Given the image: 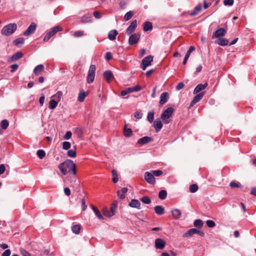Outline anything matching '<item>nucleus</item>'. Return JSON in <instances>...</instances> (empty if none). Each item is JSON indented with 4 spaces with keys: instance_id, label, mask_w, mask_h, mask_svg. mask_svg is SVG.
Instances as JSON below:
<instances>
[{
    "instance_id": "31",
    "label": "nucleus",
    "mask_w": 256,
    "mask_h": 256,
    "mask_svg": "<svg viewBox=\"0 0 256 256\" xmlns=\"http://www.w3.org/2000/svg\"><path fill=\"white\" fill-rule=\"evenodd\" d=\"M92 209L94 212L96 216L100 219V220H104V217L101 214L100 210L94 206H92Z\"/></svg>"
},
{
    "instance_id": "55",
    "label": "nucleus",
    "mask_w": 256,
    "mask_h": 256,
    "mask_svg": "<svg viewBox=\"0 0 256 256\" xmlns=\"http://www.w3.org/2000/svg\"><path fill=\"white\" fill-rule=\"evenodd\" d=\"M234 2V0H224V6H232Z\"/></svg>"
},
{
    "instance_id": "12",
    "label": "nucleus",
    "mask_w": 256,
    "mask_h": 256,
    "mask_svg": "<svg viewBox=\"0 0 256 256\" xmlns=\"http://www.w3.org/2000/svg\"><path fill=\"white\" fill-rule=\"evenodd\" d=\"M204 94V92H201L195 96L190 103V107H192L194 104L198 102L203 98Z\"/></svg>"
},
{
    "instance_id": "46",
    "label": "nucleus",
    "mask_w": 256,
    "mask_h": 256,
    "mask_svg": "<svg viewBox=\"0 0 256 256\" xmlns=\"http://www.w3.org/2000/svg\"><path fill=\"white\" fill-rule=\"evenodd\" d=\"M103 214L104 216L107 217H110L114 216L113 213H111L110 211L109 210L108 208H104L103 210Z\"/></svg>"
},
{
    "instance_id": "25",
    "label": "nucleus",
    "mask_w": 256,
    "mask_h": 256,
    "mask_svg": "<svg viewBox=\"0 0 256 256\" xmlns=\"http://www.w3.org/2000/svg\"><path fill=\"white\" fill-rule=\"evenodd\" d=\"M44 70V66L40 64L37 66L34 70V73L35 75H38Z\"/></svg>"
},
{
    "instance_id": "50",
    "label": "nucleus",
    "mask_w": 256,
    "mask_h": 256,
    "mask_svg": "<svg viewBox=\"0 0 256 256\" xmlns=\"http://www.w3.org/2000/svg\"><path fill=\"white\" fill-rule=\"evenodd\" d=\"M195 48H196L194 46H190L188 50L187 51L185 56H186V58L188 57L189 58L191 52L192 51H194L195 50Z\"/></svg>"
},
{
    "instance_id": "29",
    "label": "nucleus",
    "mask_w": 256,
    "mask_h": 256,
    "mask_svg": "<svg viewBox=\"0 0 256 256\" xmlns=\"http://www.w3.org/2000/svg\"><path fill=\"white\" fill-rule=\"evenodd\" d=\"M218 41L216 42V44H218L220 46H224L229 45L228 40L226 38H220L218 39Z\"/></svg>"
},
{
    "instance_id": "3",
    "label": "nucleus",
    "mask_w": 256,
    "mask_h": 256,
    "mask_svg": "<svg viewBox=\"0 0 256 256\" xmlns=\"http://www.w3.org/2000/svg\"><path fill=\"white\" fill-rule=\"evenodd\" d=\"M174 110L169 107L164 110L162 114L161 118L164 124H168L170 122V118L174 112Z\"/></svg>"
},
{
    "instance_id": "45",
    "label": "nucleus",
    "mask_w": 256,
    "mask_h": 256,
    "mask_svg": "<svg viewBox=\"0 0 256 256\" xmlns=\"http://www.w3.org/2000/svg\"><path fill=\"white\" fill-rule=\"evenodd\" d=\"M132 134V130L130 128H124V135L126 137H130Z\"/></svg>"
},
{
    "instance_id": "20",
    "label": "nucleus",
    "mask_w": 256,
    "mask_h": 256,
    "mask_svg": "<svg viewBox=\"0 0 256 256\" xmlns=\"http://www.w3.org/2000/svg\"><path fill=\"white\" fill-rule=\"evenodd\" d=\"M128 205L131 208H140V203L138 200L132 199Z\"/></svg>"
},
{
    "instance_id": "14",
    "label": "nucleus",
    "mask_w": 256,
    "mask_h": 256,
    "mask_svg": "<svg viewBox=\"0 0 256 256\" xmlns=\"http://www.w3.org/2000/svg\"><path fill=\"white\" fill-rule=\"evenodd\" d=\"M166 246L165 242L160 238H158L155 240V246L157 249L162 250Z\"/></svg>"
},
{
    "instance_id": "18",
    "label": "nucleus",
    "mask_w": 256,
    "mask_h": 256,
    "mask_svg": "<svg viewBox=\"0 0 256 256\" xmlns=\"http://www.w3.org/2000/svg\"><path fill=\"white\" fill-rule=\"evenodd\" d=\"M104 76L108 82H110L112 79L114 78V76L112 72L108 70L104 72Z\"/></svg>"
},
{
    "instance_id": "51",
    "label": "nucleus",
    "mask_w": 256,
    "mask_h": 256,
    "mask_svg": "<svg viewBox=\"0 0 256 256\" xmlns=\"http://www.w3.org/2000/svg\"><path fill=\"white\" fill-rule=\"evenodd\" d=\"M206 225L209 228H214L216 226L215 222L212 220H208L206 221Z\"/></svg>"
},
{
    "instance_id": "22",
    "label": "nucleus",
    "mask_w": 256,
    "mask_h": 256,
    "mask_svg": "<svg viewBox=\"0 0 256 256\" xmlns=\"http://www.w3.org/2000/svg\"><path fill=\"white\" fill-rule=\"evenodd\" d=\"M171 213L174 219L178 220L182 216V212L178 209L176 208L171 211Z\"/></svg>"
},
{
    "instance_id": "48",
    "label": "nucleus",
    "mask_w": 256,
    "mask_h": 256,
    "mask_svg": "<svg viewBox=\"0 0 256 256\" xmlns=\"http://www.w3.org/2000/svg\"><path fill=\"white\" fill-rule=\"evenodd\" d=\"M71 146V144L68 142H64L62 143V148L65 150H68Z\"/></svg>"
},
{
    "instance_id": "64",
    "label": "nucleus",
    "mask_w": 256,
    "mask_h": 256,
    "mask_svg": "<svg viewBox=\"0 0 256 256\" xmlns=\"http://www.w3.org/2000/svg\"><path fill=\"white\" fill-rule=\"evenodd\" d=\"M21 253L22 256H31L29 252L26 251L24 250H21Z\"/></svg>"
},
{
    "instance_id": "47",
    "label": "nucleus",
    "mask_w": 256,
    "mask_h": 256,
    "mask_svg": "<svg viewBox=\"0 0 256 256\" xmlns=\"http://www.w3.org/2000/svg\"><path fill=\"white\" fill-rule=\"evenodd\" d=\"M68 156L70 158H75L76 156V152L73 150H69L68 151Z\"/></svg>"
},
{
    "instance_id": "26",
    "label": "nucleus",
    "mask_w": 256,
    "mask_h": 256,
    "mask_svg": "<svg viewBox=\"0 0 256 256\" xmlns=\"http://www.w3.org/2000/svg\"><path fill=\"white\" fill-rule=\"evenodd\" d=\"M202 10V6L200 4H198L194 8V10L192 11L190 15V16H194L198 14Z\"/></svg>"
},
{
    "instance_id": "36",
    "label": "nucleus",
    "mask_w": 256,
    "mask_h": 256,
    "mask_svg": "<svg viewBox=\"0 0 256 256\" xmlns=\"http://www.w3.org/2000/svg\"><path fill=\"white\" fill-rule=\"evenodd\" d=\"M112 175L113 176L112 180V182L114 183H116L118 180V175L117 172L116 170H112Z\"/></svg>"
},
{
    "instance_id": "33",
    "label": "nucleus",
    "mask_w": 256,
    "mask_h": 256,
    "mask_svg": "<svg viewBox=\"0 0 256 256\" xmlns=\"http://www.w3.org/2000/svg\"><path fill=\"white\" fill-rule=\"evenodd\" d=\"M80 230V226L79 224L74 225L72 226V230L76 234H78Z\"/></svg>"
},
{
    "instance_id": "23",
    "label": "nucleus",
    "mask_w": 256,
    "mask_h": 256,
    "mask_svg": "<svg viewBox=\"0 0 256 256\" xmlns=\"http://www.w3.org/2000/svg\"><path fill=\"white\" fill-rule=\"evenodd\" d=\"M167 101L168 93L166 92H164L160 94V104L162 105L166 103Z\"/></svg>"
},
{
    "instance_id": "44",
    "label": "nucleus",
    "mask_w": 256,
    "mask_h": 256,
    "mask_svg": "<svg viewBox=\"0 0 256 256\" xmlns=\"http://www.w3.org/2000/svg\"><path fill=\"white\" fill-rule=\"evenodd\" d=\"M194 225L195 227H202L203 225V222L200 219L196 220L194 222Z\"/></svg>"
},
{
    "instance_id": "61",
    "label": "nucleus",
    "mask_w": 256,
    "mask_h": 256,
    "mask_svg": "<svg viewBox=\"0 0 256 256\" xmlns=\"http://www.w3.org/2000/svg\"><path fill=\"white\" fill-rule=\"evenodd\" d=\"M129 93H130V92H129L128 88H127L126 90L121 91L120 96H124Z\"/></svg>"
},
{
    "instance_id": "53",
    "label": "nucleus",
    "mask_w": 256,
    "mask_h": 256,
    "mask_svg": "<svg viewBox=\"0 0 256 256\" xmlns=\"http://www.w3.org/2000/svg\"><path fill=\"white\" fill-rule=\"evenodd\" d=\"M84 35V32L82 30H77L74 32V36L76 37H80Z\"/></svg>"
},
{
    "instance_id": "62",
    "label": "nucleus",
    "mask_w": 256,
    "mask_h": 256,
    "mask_svg": "<svg viewBox=\"0 0 256 256\" xmlns=\"http://www.w3.org/2000/svg\"><path fill=\"white\" fill-rule=\"evenodd\" d=\"M105 58L106 60H109L112 58V54L110 52H106V54Z\"/></svg>"
},
{
    "instance_id": "56",
    "label": "nucleus",
    "mask_w": 256,
    "mask_h": 256,
    "mask_svg": "<svg viewBox=\"0 0 256 256\" xmlns=\"http://www.w3.org/2000/svg\"><path fill=\"white\" fill-rule=\"evenodd\" d=\"M117 195L119 197V198L121 200H124L126 198V196L121 191L118 190L117 192Z\"/></svg>"
},
{
    "instance_id": "49",
    "label": "nucleus",
    "mask_w": 256,
    "mask_h": 256,
    "mask_svg": "<svg viewBox=\"0 0 256 256\" xmlns=\"http://www.w3.org/2000/svg\"><path fill=\"white\" fill-rule=\"evenodd\" d=\"M92 16H84L82 18L81 20L82 22H89L92 21Z\"/></svg>"
},
{
    "instance_id": "19",
    "label": "nucleus",
    "mask_w": 256,
    "mask_h": 256,
    "mask_svg": "<svg viewBox=\"0 0 256 256\" xmlns=\"http://www.w3.org/2000/svg\"><path fill=\"white\" fill-rule=\"evenodd\" d=\"M152 140V138L150 137L146 136L143 138H140L138 140V144L144 145L146 144Z\"/></svg>"
},
{
    "instance_id": "32",
    "label": "nucleus",
    "mask_w": 256,
    "mask_h": 256,
    "mask_svg": "<svg viewBox=\"0 0 256 256\" xmlns=\"http://www.w3.org/2000/svg\"><path fill=\"white\" fill-rule=\"evenodd\" d=\"M152 29V23L150 22H146L144 24V30L145 32L151 30Z\"/></svg>"
},
{
    "instance_id": "8",
    "label": "nucleus",
    "mask_w": 256,
    "mask_h": 256,
    "mask_svg": "<svg viewBox=\"0 0 256 256\" xmlns=\"http://www.w3.org/2000/svg\"><path fill=\"white\" fill-rule=\"evenodd\" d=\"M76 174H70L65 179L66 184H70V186H74L77 185Z\"/></svg>"
},
{
    "instance_id": "28",
    "label": "nucleus",
    "mask_w": 256,
    "mask_h": 256,
    "mask_svg": "<svg viewBox=\"0 0 256 256\" xmlns=\"http://www.w3.org/2000/svg\"><path fill=\"white\" fill-rule=\"evenodd\" d=\"M24 40L23 38H19L13 41V44L18 47H20L24 44Z\"/></svg>"
},
{
    "instance_id": "60",
    "label": "nucleus",
    "mask_w": 256,
    "mask_h": 256,
    "mask_svg": "<svg viewBox=\"0 0 256 256\" xmlns=\"http://www.w3.org/2000/svg\"><path fill=\"white\" fill-rule=\"evenodd\" d=\"M72 135V134L70 132H67L64 136V138L66 140H69L71 138Z\"/></svg>"
},
{
    "instance_id": "39",
    "label": "nucleus",
    "mask_w": 256,
    "mask_h": 256,
    "mask_svg": "<svg viewBox=\"0 0 256 256\" xmlns=\"http://www.w3.org/2000/svg\"><path fill=\"white\" fill-rule=\"evenodd\" d=\"M140 200L144 204H150L151 202V200L148 196H144L140 198Z\"/></svg>"
},
{
    "instance_id": "34",
    "label": "nucleus",
    "mask_w": 256,
    "mask_h": 256,
    "mask_svg": "<svg viewBox=\"0 0 256 256\" xmlns=\"http://www.w3.org/2000/svg\"><path fill=\"white\" fill-rule=\"evenodd\" d=\"M167 196L166 191L165 190H161L158 193V198L160 200H164L166 198Z\"/></svg>"
},
{
    "instance_id": "42",
    "label": "nucleus",
    "mask_w": 256,
    "mask_h": 256,
    "mask_svg": "<svg viewBox=\"0 0 256 256\" xmlns=\"http://www.w3.org/2000/svg\"><path fill=\"white\" fill-rule=\"evenodd\" d=\"M190 191L192 193L196 192L198 190V186L196 184H192L190 186Z\"/></svg>"
},
{
    "instance_id": "30",
    "label": "nucleus",
    "mask_w": 256,
    "mask_h": 256,
    "mask_svg": "<svg viewBox=\"0 0 256 256\" xmlns=\"http://www.w3.org/2000/svg\"><path fill=\"white\" fill-rule=\"evenodd\" d=\"M87 96V94L83 90H82L78 96V100L80 102H82L84 100V98Z\"/></svg>"
},
{
    "instance_id": "43",
    "label": "nucleus",
    "mask_w": 256,
    "mask_h": 256,
    "mask_svg": "<svg viewBox=\"0 0 256 256\" xmlns=\"http://www.w3.org/2000/svg\"><path fill=\"white\" fill-rule=\"evenodd\" d=\"M37 156L40 159H42L46 156V152L44 150H40L37 151Z\"/></svg>"
},
{
    "instance_id": "52",
    "label": "nucleus",
    "mask_w": 256,
    "mask_h": 256,
    "mask_svg": "<svg viewBox=\"0 0 256 256\" xmlns=\"http://www.w3.org/2000/svg\"><path fill=\"white\" fill-rule=\"evenodd\" d=\"M152 172L154 174V176H159L163 174V172L160 170H152Z\"/></svg>"
},
{
    "instance_id": "5",
    "label": "nucleus",
    "mask_w": 256,
    "mask_h": 256,
    "mask_svg": "<svg viewBox=\"0 0 256 256\" xmlns=\"http://www.w3.org/2000/svg\"><path fill=\"white\" fill-rule=\"evenodd\" d=\"M62 28L59 26H55L54 28H52L50 30L46 33V36H44V42H47L48 41L50 38L54 35L56 32H61L62 31Z\"/></svg>"
},
{
    "instance_id": "27",
    "label": "nucleus",
    "mask_w": 256,
    "mask_h": 256,
    "mask_svg": "<svg viewBox=\"0 0 256 256\" xmlns=\"http://www.w3.org/2000/svg\"><path fill=\"white\" fill-rule=\"evenodd\" d=\"M155 212L158 215H162L164 214V208L161 206H156L154 208Z\"/></svg>"
},
{
    "instance_id": "41",
    "label": "nucleus",
    "mask_w": 256,
    "mask_h": 256,
    "mask_svg": "<svg viewBox=\"0 0 256 256\" xmlns=\"http://www.w3.org/2000/svg\"><path fill=\"white\" fill-rule=\"evenodd\" d=\"M134 14V12H132V11H129L128 12H126L124 16V20L126 21H128V20H130L132 17V16Z\"/></svg>"
},
{
    "instance_id": "9",
    "label": "nucleus",
    "mask_w": 256,
    "mask_h": 256,
    "mask_svg": "<svg viewBox=\"0 0 256 256\" xmlns=\"http://www.w3.org/2000/svg\"><path fill=\"white\" fill-rule=\"evenodd\" d=\"M144 179L150 184H154L156 183L154 176L150 172H146L144 173Z\"/></svg>"
},
{
    "instance_id": "15",
    "label": "nucleus",
    "mask_w": 256,
    "mask_h": 256,
    "mask_svg": "<svg viewBox=\"0 0 256 256\" xmlns=\"http://www.w3.org/2000/svg\"><path fill=\"white\" fill-rule=\"evenodd\" d=\"M153 126L156 130V132H159L162 128V124L160 118L156 119L153 124Z\"/></svg>"
},
{
    "instance_id": "16",
    "label": "nucleus",
    "mask_w": 256,
    "mask_h": 256,
    "mask_svg": "<svg viewBox=\"0 0 256 256\" xmlns=\"http://www.w3.org/2000/svg\"><path fill=\"white\" fill-rule=\"evenodd\" d=\"M226 33V31L224 28H220L218 29L214 34V36H212V38L214 37L218 39L222 38V36H223L225 35Z\"/></svg>"
},
{
    "instance_id": "11",
    "label": "nucleus",
    "mask_w": 256,
    "mask_h": 256,
    "mask_svg": "<svg viewBox=\"0 0 256 256\" xmlns=\"http://www.w3.org/2000/svg\"><path fill=\"white\" fill-rule=\"evenodd\" d=\"M140 38V35L138 34H132L129 38L128 44L130 45H134L138 42Z\"/></svg>"
},
{
    "instance_id": "58",
    "label": "nucleus",
    "mask_w": 256,
    "mask_h": 256,
    "mask_svg": "<svg viewBox=\"0 0 256 256\" xmlns=\"http://www.w3.org/2000/svg\"><path fill=\"white\" fill-rule=\"evenodd\" d=\"M10 67L11 68L10 72H13L18 68V66L17 64H13Z\"/></svg>"
},
{
    "instance_id": "10",
    "label": "nucleus",
    "mask_w": 256,
    "mask_h": 256,
    "mask_svg": "<svg viewBox=\"0 0 256 256\" xmlns=\"http://www.w3.org/2000/svg\"><path fill=\"white\" fill-rule=\"evenodd\" d=\"M36 28V24L34 22H32L28 28L24 32V36H28L34 33Z\"/></svg>"
},
{
    "instance_id": "17",
    "label": "nucleus",
    "mask_w": 256,
    "mask_h": 256,
    "mask_svg": "<svg viewBox=\"0 0 256 256\" xmlns=\"http://www.w3.org/2000/svg\"><path fill=\"white\" fill-rule=\"evenodd\" d=\"M207 86H208V84L206 82L204 84H198L196 86V87L195 88L194 90L193 94H197L200 92V91L202 90H204V88H206Z\"/></svg>"
},
{
    "instance_id": "21",
    "label": "nucleus",
    "mask_w": 256,
    "mask_h": 256,
    "mask_svg": "<svg viewBox=\"0 0 256 256\" xmlns=\"http://www.w3.org/2000/svg\"><path fill=\"white\" fill-rule=\"evenodd\" d=\"M118 34V32L116 30H112L109 32L108 34V38L110 40H114L116 38V36Z\"/></svg>"
},
{
    "instance_id": "4",
    "label": "nucleus",
    "mask_w": 256,
    "mask_h": 256,
    "mask_svg": "<svg viewBox=\"0 0 256 256\" xmlns=\"http://www.w3.org/2000/svg\"><path fill=\"white\" fill-rule=\"evenodd\" d=\"M96 69V68L95 65H90L86 78V82L88 84H91L94 82L95 76Z\"/></svg>"
},
{
    "instance_id": "13",
    "label": "nucleus",
    "mask_w": 256,
    "mask_h": 256,
    "mask_svg": "<svg viewBox=\"0 0 256 256\" xmlns=\"http://www.w3.org/2000/svg\"><path fill=\"white\" fill-rule=\"evenodd\" d=\"M136 26H137V22H136V20H133L127 28L126 30V34L128 35L131 34L132 33L136 27Z\"/></svg>"
},
{
    "instance_id": "6",
    "label": "nucleus",
    "mask_w": 256,
    "mask_h": 256,
    "mask_svg": "<svg viewBox=\"0 0 256 256\" xmlns=\"http://www.w3.org/2000/svg\"><path fill=\"white\" fill-rule=\"evenodd\" d=\"M195 234H197L201 236H204V233L202 231L198 230L196 228H192L188 230L182 236L184 238H187Z\"/></svg>"
},
{
    "instance_id": "24",
    "label": "nucleus",
    "mask_w": 256,
    "mask_h": 256,
    "mask_svg": "<svg viewBox=\"0 0 256 256\" xmlns=\"http://www.w3.org/2000/svg\"><path fill=\"white\" fill-rule=\"evenodd\" d=\"M23 56V54L20 52H18L14 54L11 57H10V60L12 62H14L20 58H21Z\"/></svg>"
},
{
    "instance_id": "35",
    "label": "nucleus",
    "mask_w": 256,
    "mask_h": 256,
    "mask_svg": "<svg viewBox=\"0 0 256 256\" xmlns=\"http://www.w3.org/2000/svg\"><path fill=\"white\" fill-rule=\"evenodd\" d=\"M58 104V102L55 100H51L49 102L48 108L50 109H54L56 108Z\"/></svg>"
},
{
    "instance_id": "63",
    "label": "nucleus",
    "mask_w": 256,
    "mask_h": 256,
    "mask_svg": "<svg viewBox=\"0 0 256 256\" xmlns=\"http://www.w3.org/2000/svg\"><path fill=\"white\" fill-rule=\"evenodd\" d=\"M11 254L10 250H6L2 254L1 256H10Z\"/></svg>"
},
{
    "instance_id": "40",
    "label": "nucleus",
    "mask_w": 256,
    "mask_h": 256,
    "mask_svg": "<svg viewBox=\"0 0 256 256\" xmlns=\"http://www.w3.org/2000/svg\"><path fill=\"white\" fill-rule=\"evenodd\" d=\"M9 123L6 120H2L0 122V127L4 130H6L8 128Z\"/></svg>"
},
{
    "instance_id": "57",
    "label": "nucleus",
    "mask_w": 256,
    "mask_h": 256,
    "mask_svg": "<svg viewBox=\"0 0 256 256\" xmlns=\"http://www.w3.org/2000/svg\"><path fill=\"white\" fill-rule=\"evenodd\" d=\"M184 84L183 82H179L176 86V90H180L184 88Z\"/></svg>"
},
{
    "instance_id": "1",
    "label": "nucleus",
    "mask_w": 256,
    "mask_h": 256,
    "mask_svg": "<svg viewBox=\"0 0 256 256\" xmlns=\"http://www.w3.org/2000/svg\"><path fill=\"white\" fill-rule=\"evenodd\" d=\"M58 168L64 176L72 173L74 174H76V164L70 160H66L64 162L60 164Z\"/></svg>"
},
{
    "instance_id": "7",
    "label": "nucleus",
    "mask_w": 256,
    "mask_h": 256,
    "mask_svg": "<svg viewBox=\"0 0 256 256\" xmlns=\"http://www.w3.org/2000/svg\"><path fill=\"white\" fill-rule=\"evenodd\" d=\"M153 61V56L150 55L145 57L142 61L141 68L144 70L146 68L151 64Z\"/></svg>"
},
{
    "instance_id": "59",
    "label": "nucleus",
    "mask_w": 256,
    "mask_h": 256,
    "mask_svg": "<svg viewBox=\"0 0 256 256\" xmlns=\"http://www.w3.org/2000/svg\"><path fill=\"white\" fill-rule=\"evenodd\" d=\"M117 208L116 204H113L112 206L110 207V212L111 213H113L114 215L115 214V212Z\"/></svg>"
},
{
    "instance_id": "2",
    "label": "nucleus",
    "mask_w": 256,
    "mask_h": 256,
    "mask_svg": "<svg viewBox=\"0 0 256 256\" xmlns=\"http://www.w3.org/2000/svg\"><path fill=\"white\" fill-rule=\"evenodd\" d=\"M17 28V25L15 23L9 24L5 26L1 30V34L6 36L12 35Z\"/></svg>"
},
{
    "instance_id": "38",
    "label": "nucleus",
    "mask_w": 256,
    "mask_h": 256,
    "mask_svg": "<svg viewBox=\"0 0 256 256\" xmlns=\"http://www.w3.org/2000/svg\"><path fill=\"white\" fill-rule=\"evenodd\" d=\"M128 88L129 92H138L141 90V87H140V86L138 85H136L134 86L130 87V88Z\"/></svg>"
},
{
    "instance_id": "37",
    "label": "nucleus",
    "mask_w": 256,
    "mask_h": 256,
    "mask_svg": "<svg viewBox=\"0 0 256 256\" xmlns=\"http://www.w3.org/2000/svg\"><path fill=\"white\" fill-rule=\"evenodd\" d=\"M154 111L149 112L148 114L147 118L148 122H152L154 119Z\"/></svg>"
},
{
    "instance_id": "54",
    "label": "nucleus",
    "mask_w": 256,
    "mask_h": 256,
    "mask_svg": "<svg viewBox=\"0 0 256 256\" xmlns=\"http://www.w3.org/2000/svg\"><path fill=\"white\" fill-rule=\"evenodd\" d=\"M142 116V113L141 111H136L134 112V117L136 119H140Z\"/></svg>"
}]
</instances>
